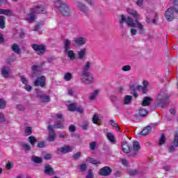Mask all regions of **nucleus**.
Wrapping results in <instances>:
<instances>
[{
    "label": "nucleus",
    "instance_id": "nucleus-1",
    "mask_svg": "<svg viewBox=\"0 0 178 178\" xmlns=\"http://www.w3.org/2000/svg\"><path fill=\"white\" fill-rule=\"evenodd\" d=\"M138 20L140 19H135L134 22L131 17H127L126 18L123 14L119 15L118 17V23H120L121 26L125 22L129 27H138L139 31H144V25L138 22Z\"/></svg>",
    "mask_w": 178,
    "mask_h": 178
},
{
    "label": "nucleus",
    "instance_id": "nucleus-2",
    "mask_svg": "<svg viewBox=\"0 0 178 178\" xmlns=\"http://www.w3.org/2000/svg\"><path fill=\"white\" fill-rule=\"evenodd\" d=\"M47 10L45 8L40 6L36 8H31L29 13L25 16V20L28 22V23H34L35 19H37L36 13H46Z\"/></svg>",
    "mask_w": 178,
    "mask_h": 178
},
{
    "label": "nucleus",
    "instance_id": "nucleus-3",
    "mask_svg": "<svg viewBox=\"0 0 178 178\" xmlns=\"http://www.w3.org/2000/svg\"><path fill=\"white\" fill-rule=\"evenodd\" d=\"M170 3L173 7L169 8L165 13V17L168 22H172L175 19V13L178 12V0H171Z\"/></svg>",
    "mask_w": 178,
    "mask_h": 178
},
{
    "label": "nucleus",
    "instance_id": "nucleus-4",
    "mask_svg": "<svg viewBox=\"0 0 178 178\" xmlns=\"http://www.w3.org/2000/svg\"><path fill=\"white\" fill-rule=\"evenodd\" d=\"M54 5L61 12L63 16H70V8H69V5L66 3H63L60 0H57L54 2Z\"/></svg>",
    "mask_w": 178,
    "mask_h": 178
},
{
    "label": "nucleus",
    "instance_id": "nucleus-5",
    "mask_svg": "<svg viewBox=\"0 0 178 178\" xmlns=\"http://www.w3.org/2000/svg\"><path fill=\"white\" fill-rule=\"evenodd\" d=\"M149 83L147 81H143V86L141 85H135V84H131L130 85V88L131 90H132L133 91H142V92L143 94H146V92H148V86H149Z\"/></svg>",
    "mask_w": 178,
    "mask_h": 178
},
{
    "label": "nucleus",
    "instance_id": "nucleus-6",
    "mask_svg": "<svg viewBox=\"0 0 178 178\" xmlns=\"http://www.w3.org/2000/svg\"><path fill=\"white\" fill-rule=\"evenodd\" d=\"M80 80L83 84L94 83V75L90 72H81Z\"/></svg>",
    "mask_w": 178,
    "mask_h": 178
},
{
    "label": "nucleus",
    "instance_id": "nucleus-7",
    "mask_svg": "<svg viewBox=\"0 0 178 178\" xmlns=\"http://www.w3.org/2000/svg\"><path fill=\"white\" fill-rule=\"evenodd\" d=\"M140 149H141V146L140 143L135 141L133 143V147L131 148V154L132 156H137L140 154Z\"/></svg>",
    "mask_w": 178,
    "mask_h": 178
},
{
    "label": "nucleus",
    "instance_id": "nucleus-8",
    "mask_svg": "<svg viewBox=\"0 0 178 178\" xmlns=\"http://www.w3.org/2000/svg\"><path fill=\"white\" fill-rule=\"evenodd\" d=\"M166 99H168V95L166 92H161L157 97L156 102L159 106H163Z\"/></svg>",
    "mask_w": 178,
    "mask_h": 178
},
{
    "label": "nucleus",
    "instance_id": "nucleus-9",
    "mask_svg": "<svg viewBox=\"0 0 178 178\" xmlns=\"http://www.w3.org/2000/svg\"><path fill=\"white\" fill-rule=\"evenodd\" d=\"M47 79L44 76H38L34 81L35 87H45Z\"/></svg>",
    "mask_w": 178,
    "mask_h": 178
},
{
    "label": "nucleus",
    "instance_id": "nucleus-10",
    "mask_svg": "<svg viewBox=\"0 0 178 178\" xmlns=\"http://www.w3.org/2000/svg\"><path fill=\"white\" fill-rule=\"evenodd\" d=\"M73 148L72 146L65 145L64 147H61L56 150V154L58 155H62L63 154H67L68 152H72Z\"/></svg>",
    "mask_w": 178,
    "mask_h": 178
},
{
    "label": "nucleus",
    "instance_id": "nucleus-11",
    "mask_svg": "<svg viewBox=\"0 0 178 178\" xmlns=\"http://www.w3.org/2000/svg\"><path fill=\"white\" fill-rule=\"evenodd\" d=\"M67 109L70 112H79V113H83V109L81 107H77V104L72 103L67 106Z\"/></svg>",
    "mask_w": 178,
    "mask_h": 178
},
{
    "label": "nucleus",
    "instance_id": "nucleus-12",
    "mask_svg": "<svg viewBox=\"0 0 178 178\" xmlns=\"http://www.w3.org/2000/svg\"><path fill=\"white\" fill-rule=\"evenodd\" d=\"M65 121L58 120L54 125L49 124L47 127L48 130H54V129H63L65 127V124L63 123Z\"/></svg>",
    "mask_w": 178,
    "mask_h": 178
},
{
    "label": "nucleus",
    "instance_id": "nucleus-13",
    "mask_svg": "<svg viewBox=\"0 0 178 178\" xmlns=\"http://www.w3.org/2000/svg\"><path fill=\"white\" fill-rule=\"evenodd\" d=\"M32 48L38 52V55L44 54L47 49V47L42 44H33Z\"/></svg>",
    "mask_w": 178,
    "mask_h": 178
},
{
    "label": "nucleus",
    "instance_id": "nucleus-14",
    "mask_svg": "<svg viewBox=\"0 0 178 178\" xmlns=\"http://www.w3.org/2000/svg\"><path fill=\"white\" fill-rule=\"evenodd\" d=\"M74 45H86L87 44V38L83 37H78L72 41Z\"/></svg>",
    "mask_w": 178,
    "mask_h": 178
},
{
    "label": "nucleus",
    "instance_id": "nucleus-15",
    "mask_svg": "<svg viewBox=\"0 0 178 178\" xmlns=\"http://www.w3.org/2000/svg\"><path fill=\"white\" fill-rule=\"evenodd\" d=\"M112 170H111V168L104 167L99 170V175H101V176H109Z\"/></svg>",
    "mask_w": 178,
    "mask_h": 178
},
{
    "label": "nucleus",
    "instance_id": "nucleus-16",
    "mask_svg": "<svg viewBox=\"0 0 178 178\" xmlns=\"http://www.w3.org/2000/svg\"><path fill=\"white\" fill-rule=\"evenodd\" d=\"M127 12L129 13V15H131V16L135 18V20H140V15L136 11V10L128 8H127Z\"/></svg>",
    "mask_w": 178,
    "mask_h": 178
},
{
    "label": "nucleus",
    "instance_id": "nucleus-17",
    "mask_svg": "<svg viewBox=\"0 0 178 178\" xmlns=\"http://www.w3.org/2000/svg\"><path fill=\"white\" fill-rule=\"evenodd\" d=\"M78 59H80L81 60L84 59L86 58V56L87 55V48L83 47L78 52Z\"/></svg>",
    "mask_w": 178,
    "mask_h": 178
},
{
    "label": "nucleus",
    "instance_id": "nucleus-18",
    "mask_svg": "<svg viewBox=\"0 0 178 178\" xmlns=\"http://www.w3.org/2000/svg\"><path fill=\"white\" fill-rule=\"evenodd\" d=\"M10 74V68L8 67H3L1 68V76L8 79Z\"/></svg>",
    "mask_w": 178,
    "mask_h": 178
},
{
    "label": "nucleus",
    "instance_id": "nucleus-19",
    "mask_svg": "<svg viewBox=\"0 0 178 178\" xmlns=\"http://www.w3.org/2000/svg\"><path fill=\"white\" fill-rule=\"evenodd\" d=\"M122 151H123V152H124V154H129V152H131V147H130V144H129V143H127V142L122 143Z\"/></svg>",
    "mask_w": 178,
    "mask_h": 178
},
{
    "label": "nucleus",
    "instance_id": "nucleus-20",
    "mask_svg": "<svg viewBox=\"0 0 178 178\" xmlns=\"http://www.w3.org/2000/svg\"><path fill=\"white\" fill-rule=\"evenodd\" d=\"M50 132L49 133V136L47 138V141H49V143H54V141H55V140H56V134H55L54 132V130L51 131L49 130Z\"/></svg>",
    "mask_w": 178,
    "mask_h": 178
},
{
    "label": "nucleus",
    "instance_id": "nucleus-21",
    "mask_svg": "<svg viewBox=\"0 0 178 178\" xmlns=\"http://www.w3.org/2000/svg\"><path fill=\"white\" fill-rule=\"evenodd\" d=\"M76 5L81 12H83V13H87V10H88V9L86 5L83 4V3L80 1L76 2Z\"/></svg>",
    "mask_w": 178,
    "mask_h": 178
},
{
    "label": "nucleus",
    "instance_id": "nucleus-22",
    "mask_svg": "<svg viewBox=\"0 0 178 178\" xmlns=\"http://www.w3.org/2000/svg\"><path fill=\"white\" fill-rule=\"evenodd\" d=\"M99 92H101L98 89L95 90L92 93H90L89 99H90V101H95V99L98 98V95H99Z\"/></svg>",
    "mask_w": 178,
    "mask_h": 178
},
{
    "label": "nucleus",
    "instance_id": "nucleus-23",
    "mask_svg": "<svg viewBox=\"0 0 178 178\" xmlns=\"http://www.w3.org/2000/svg\"><path fill=\"white\" fill-rule=\"evenodd\" d=\"M65 52L67 55L70 60H74V59H76V54H74V51L73 50H67Z\"/></svg>",
    "mask_w": 178,
    "mask_h": 178
},
{
    "label": "nucleus",
    "instance_id": "nucleus-24",
    "mask_svg": "<svg viewBox=\"0 0 178 178\" xmlns=\"http://www.w3.org/2000/svg\"><path fill=\"white\" fill-rule=\"evenodd\" d=\"M86 162H88L89 163H92V165H101V163H102L101 161L96 160L94 158H91V157L87 158Z\"/></svg>",
    "mask_w": 178,
    "mask_h": 178
},
{
    "label": "nucleus",
    "instance_id": "nucleus-25",
    "mask_svg": "<svg viewBox=\"0 0 178 178\" xmlns=\"http://www.w3.org/2000/svg\"><path fill=\"white\" fill-rule=\"evenodd\" d=\"M90 68H91V63H90V61L86 62L83 67L82 73H90L88 70H90Z\"/></svg>",
    "mask_w": 178,
    "mask_h": 178
},
{
    "label": "nucleus",
    "instance_id": "nucleus-26",
    "mask_svg": "<svg viewBox=\"0 0 178 178\" xmlns=\"http://www.w3.org/2000/svg\"><path fill=\"white\" fill-rule=\"evenodd\" d=\"M44 173L45 175H52L54 174V168L51 165H46L44 167Z\"/></svg>",
    "mask_w": 178,
    "mask_h": 178
},
{
    "label": "nucleus",
    "instance_id": "nucleus-27",
    "mask_svg": "<svg viewBox=\"0 0 178 178\" xmlns=\"http://www.w3.org/2000/svg\"><path fill=\"white\" fill-rule=\"evenodd\" d=\"M0 15H5L6 16H13V11L6 9H0Z\"/></svg>",
    "mask_w": 178,
    "mask_h": 178
},
{
    "label": "nucleus",
    "instance_id": "nucleus-28",
    "mask_svg": "<svg viewBox=\"0 0 178 178\" xmlns=\"http://www.w3.org/2000/svg\"><path fill=\"white\" fill-rule=\"evenodd\" d=\"M38 97L42 102H49L51 97L47 95H38Z\"/></svg>",
    "mask_w": 178,
    "mask_h": 178
},
{
    "label": "nucleus",
    "instance_id": "nucleus-29",
    "mask_svg": "<svg viewBox=\"0 0 178 178\" xmlns=\"http://www.w3.org/2000/svg\"><path fill=\"white\" fill-rule=\"evenodd\" d=\"M63 79L65 81H71L73 80V74L72 72H66L64 74Z\"/></svg>",
    "mask_w": 178,
    "mask_h": 178
},
{
    "label": "nucleus",
    "instance_id": "nucleus-30",
    "mask_svg": "<svg viewBox=\"0 0 178 178\" xmlns=\"http://www.w3.org/2000/svg\"><path fill=\"white\" fill-rule=\"evenodd\" d=\"M151 130H152V128L149 126H147L143 130L140 132V136H147V134H149L151 133Z\"/></svg>",
    "mask_w": 178,
    "mask_h": 178
},
{
    "label": "nucleus",
    "instance_id": "nucleus-31",
    "mask_svg": "<svg viewBox=\"0 0 178 178\" xmlns=\"http://www.w3.org/2000/svg\"><path fill=\"white\" fill-rule=\"evenodd\" d=\"M106 137L108 138V140L110 141V143H111V144H115V135H113V134L111 133V132H108L106 134Z\"/></svg>",
    "mask_w": 178,
    "mask_h": 178
},
{
    "label": "nucleus",
    "instance_id": "nucleus-32",
    "mask_svg": "<svg viewBox=\"0 0 178 178\" xmlns=\"http://www.w3.org/2000/svg\"><path fill=\"white\" fill-rule=\"evenodd\" d=\"M131 99H133V97H131V95H127L124 97L122 102L123 104H124V105H129V104L131 102Z\"/></svg>",
    "mask_w": 178,
    "mask_h": 178
},
{
    "label": "nucleus",
    "instance_id": "nucleus-33",
    "mask_svg": "<svg viewBox=\"0 0 178 178\" xmlns=\"http://www.w3.org/2000/svg\"><path fill=\"white\" fill-rule=\"evenodd\" d=\"M70 44H72V40L66 39L64 44L65 51H69L70 49Z\"/></svg>",
    "mask_w": 178,
    "mask_h": 178
},
{
    "label": "nucleus",
    "instance_id": "nucleus-34",
    "mask_svg": "<svg viewBox=\"0 0 178 178\" xmlns=\"http://www.w3.org/2000/svg\"><path fill=\"white\" fill-rule=\"evenodd\" d=\"M151 101H152L151 97H146L144 98L142 105L143 106H148V105L151 104Z\"/></svg>",
    "mask_w": 178,
    "mask_h": 178
},
{
    "label": "nucleus",
    "instance_id": "nucleus-35",
    "mask_svg": "<svg viewBox=\"0 0 178 178\" xmlns=\"http://www.w3.org/2000/svg\"><path fill=\"white\" fill-rule=\"evenodd\" d=\"M12 49L15 54H20V48H19V45H17L16 43L13 44L12 45Z\"/></svg>",
    "mask_w": 178,
    "mask_h": 178
},
{
    "label": "nucleus",
    "instance_id": "nucleus-36",
    "mask_svg": "<svg viewBox=\"0 0 178 178\" xmlns=\"http://www.w3.org/2000/svg\"><path fill=\"white\" fill-rule=\"evenodd\" d=\"M32 161H33V162H35V163H42V159H41V157H38L37 156H33Z\"/></svg>",
    "mask_w": 178,
    "mask_h": 178
},
{
    "label": "nucleus",
    "instance_id": "nucleus-37",
    "mask_svg": "<svg viewBox=\"0 0 178 178\" xmlns=\"http://www.w3.org/2000/svg\"><path fill=\"white\" fill-rule=\"evenodd\" d=\"M0 29H5V17L0 15Z\"/></svg>",
    "mask_w": 178,
    "mask_h": 178
},
{
    "label": "nucleus",
    "instance_id": "nucleus-38",
    "mask_svg": "<svg viewBox=\"0 0 178 178\" xmlns=\"http://www.w3.org/2000/svg\"><path fill=\"white\" fill-rule=\"evenodd\" d=\"M147 114H148V111H147V109H145V108H140L139 110V115H140V116L143 117V116L147 115Z\"/></svg>",
    "mask_w": 178,
    "mask_h": 178
},
{
    "label": "nucleus",
    "instance_id": "nucleus-39",
    "mask_svg": "<svg viewBox=\"0 0 178 178\" xmlns=\"http://www.w3.org/2000/svg\"><path fill=\"white\" fill-rule=\"evenodd\" d=\"M165 141H166V138H165V135L163 134H161V136L159 142V145H163Z\"/></svg>",
    "mask_w": 178,
    "mask_h": 178
},
{
    "label": "nucleus",
    "instance_id": "nucleus-40",
    "mask_svg": "<svg viewBox=\"0 0 178 178\" xmlns=\"http://www.w3.org/2000/svg\"><path fill=\"white\" fill-rule=\"evenodd\" d=\"M122 72H130L131 70V66L129 65H124L122 67Z\"/></svg>",
    "mask_w": 178,
    "mask_h": 178
},
{
    "label": "nucleus",
    "instance_id": "nucleus-41",
    "mask_svg": "<svg viewBox=\"0 0 178 178\" xmlns=\"http://www.w3.org/2000/svg\"><path fill=\"white\" fill-rule=\"evenodd\" d=\"M33 133V128L31 127H28L25 129V134L26 136H30Z\"/></svg>",
    "mask_w": 178,
    "mask_h": 178
},
{
    "label": "nucleus",
    "instance_id": "nucleus-42",
    "mask_svg": "<svg viewBox=\"0 0 178 178\" xmlns=\"http://www.w3.org/2000/svg\"><path fill=\"white\" fill-rule=\"evenodd\" d=\"M6 106V102L3 99H0V108L3 109Z\"/></svg>",
    "mask_w": 178,
    "mask_h": 178
},
{
    "label": "nucleus",
    "instance_id": "nucleus-43",
    "mask_svg": "<svg viewBox=\"0 0 178 178\" xmlns=\"http://www.w3.org/2000/svg\"><path fill=\"white\" fill-rule=\"evenodd\" d=\"M173 145L175 147H178V132L175 134L174 141H173Z\"/></svg>",
    "mask_w": 178,
    "mask_h": 178
},
{
    "label": "nucleus",
    "instance_id": "nucleus-44",
    "mask_svg": "<svg viewBox=\"0 0 178 178\" xmlns=\"http://www.w3.org/2000/svg\"><path fill=\"white\" fill-rule=\"evenodd\" d=\"M29 143H30V144H31V145H34V144H35V141H37V140L35 138L34 136H29Z\"/></svg>",
    "mask_w": 178,
    "mask_h": 178
},
{
    "label": "nucleus",
    "instance_id": "nucleus-45",
    "mask_svg": "<svg viewBox=\"0 0 178 178\" xmlns=\"http://www.w3.org/2000/svg\"><path fill=\"white\" fill-rule=\"evenodd\" d=\"M21 81L22 84H24L25 86L29 84V80H27V78H26L24 76H21Z\"/></svg>",
    "mask_w": 178,
    "mask_h": 178
},
{
    "label": "nucleus",
    "instance_id": "nucleus-46",
    "mask_svg": "<svg viewBox=\"0 0 178 178\" xmlns=\"http://www.w3.org/2000/svg\"><path fill=\"white\" fill-rule=\"evenodd\" d=\"M92 122L95 124H97L99 122V117L97 115H93Z\"/></svg>",
    "mask_w": 178,
    "mask_h": 178
},
{
    "label": "nucleus",
    "instance_id": "nucleus-47",
    "mask_svg": "<svg viewBox=\"0 0 178 178\" xmlns=\"http://www.w3.org/2000/svg\"><path fill=\"white\" fill-rule=\"evenodd\" d=\"M145 1V0H137L136 3L138 6H139V8H143Z\"/></svg>",
    "mask_w": 178,
    "mask_h": 178
},
{
    "label": "nucleus",
    "instance_id": "nucleus-48",
    "mask_svg": "<svg viewBox=\"0 0 178 178\" xmlns=\"http://www.w3.org/2000/svg\"><path fill=\"white\" fill-rule=\"evenodd\" d=\"M56 120H58V119H60V120H63V122H65V119H63V115L62 113H57L55 117Z\"/></svg>",
    "mask_w": 178,
    "mask_h": 178
},
{
    "label": "nucleus",
    "instance_id": "nucleus-49",
    "mask_svg": "<svg viewBox=\"0 0 178 178\" xmlns=\"http://www.w3.org/2000/svg\"><path fill=\"white\" fill-rule=\"evenodd\" d=\"M6 122V118H5V115L3 113H0V123H3Z\"/></svg>",
    "mask_w": 178,
    "mask_h": 178
},
{
    "label": "nucleus",
    "instance_id": "nucleus-50",
    "mask_svg": "<svg viewBox=\"0 0 178 178\" xmlns=\"http://www.w3.org/2000/svg\"><path fill=\"white\" fill-rule=\"evenodd\" d=\"M22 147H23L24 149H25V151H30L31 149V147L29 145L26 144V143H24L22 145Z\"/></svg>",
    "mask_w": 178,
    "mask_h": 178
},
{
    "label": "nucleus",
    "instance_id": "nucleus-51",
    "mask_svg": "<svg viewBox=\"0 0 178 178\" xmlns=\"http://www.w3.org/2000/svg\"><path fill=\"white\" fill-rule=\"evenodd\" d=\"M38 147L39 148H45V142L41 141L38 143Z\"/></svg>",
    "mask_w": 178,
    "mask_h": 178
},
{
    "label": "nucleus",
    "instance_id": "nucleus-52",
    "mask_svg": "<svg viewBox=\"0 0 178 178\" xmlns=\"http://www.w3.org/2000/svg\"><path fill=\"white\" fill-rule=\"evenodd\" d=\"M97 147V143H95V142H91L90 143V149H92V150H94V149H95V147Z\"/></svg>",
    "mask_w": 178,
    "mask_h": 178
},
{
    "label": "nucleus",
    "instance_id": "nucleus-53",
    "mask_svg": "<svg viewBox=\"0 0 178 178\" xmlns=\"http://www.w3.org/2000/svg\"><path fill=\"white\" fill-rule=\"evenodd\" d=\"M111 124L113 126V127H116L118 131L120 130V129H119V126H118V124H116L115 121H111Z\"/></svg>",
    "mask_w": 178,
    "mask_h": 178
},
{
    "label": "nucleus",
    "instance_id": "nucleus-54",
    "mask_svg": "<svg viewBox=\"0 0 178 178\" xmlns=\"http://www.w3.org/2000/svg\"><path fill=\"white\" fill-rule=\"evenodd\" d=\"M92 177H94V175L92 174V170H89L88 174L86 176V178H92Z\"/></svg>",
    "mask_w": 178,
    "mask_h": 178
},
{
    "label": "nucleus",
    "instance_id": "nucleus-55",
    "mask_svg": "<svg viewBox=\"0 0 178 178\" xmlns=\"http://www.w3.org/2000/svg\"><path fill=\"white\" fill-rule=\"evenodd\" d=\"M67 94L68 95H73L74 94V88H68Z\"/></svg>",
    "mask_w": 178,
    "mask_h": 178
},
{
    "label": "nucleus",
    "instance_id": "nucleus-56",
    "mask_svg": "<svg viewBox=\"0 0 178 178\" xmlns=\"http://www.w3.org/2000/svg\"><path fill=\"white\" fill-rule=\"evenodd\" d=\"M80 156H81V152H78L77 153L74 154V159H79V158H80Z\"/></svg>",
    "mask_w": 178,
    "mask_h": 178
},
{
    "label": "nucleus",
    "instance_id": "nucleus-57",
    "mask_svg": "<svg viewBox=\"0 0 178 178\" xmlns=\"http://www.w3.org/2000/svg\"><path fill=\"white\" fill-rule=\"evenodd\" d=\"M24 89L26 90V91H31L32 90V88H31V86L29 85L28 83L26 85H25L24 86Z\"/></svg>",
    "mask_w": 178,
    "mask_h": 178
},
{
    "label": "nucleus",
    "instance_id": "nucleus-58",
    "mask_svg": "<svg viewBox=\"0 0 178 178\" xmlns=\"http://www.w3.org/2000/svg\"><path fill=\"white\" fill-rule=\"evenodd\" d=\"M17 109H18V111H24V106H23V104H18L17 105Z\"/></svg>",
    "mask_w": 178,
    "mask_h": 178
},
{
    "label": "nucleus",
    "instance_id": "nucleus-59",
    "mask_svg": "<svg viewBox=\"0 0 178 178\" xmlns=\"http://www.w3.org/2000/svg\"><path fill=\"white\" fill-rule=\"evenodd\" d=\"M32 70H33V72H37V71L40 70V66H38V65L32 66Z\"/></svg>",
    "mask_w": 178,
    "mask_h": 178
},
{
    "label": "nucleus",
    "instance_id": "nucleus-60",
    "mask_svg": "<svg viewBox=\"0 0 178 178\" xmlns=\"http://www.w3.org/2000/svg\"><path fill=\"white\" fill-rule=\"evenodd\" d=\"M69 130L70 131H76V127L73 124L70 125V127H69Z\"/></svg>",
    "mask_w": 178,
    "mask_h": 178
},
{
    "label": "nucleus",
    "instance_id": "nucleus-61",
    "mask_svg": "<svg viewBox=\"0 0 178 178\" xmlns=\"http://www.w3.org/2000/svg\"><path fill=\"white\" fill-rule=\"evenodd\" d=\"M131 35H136V34H137V30H136V29H131Z\"/></svg>",
    "mask_w": 178,
    "mask_h": 178
},
{
    "label": "nucleus",
    "instance_id": "nucleus-62",
    "mask_svg": "<svg viewBox=\"0 0 178 178\" xmlns=\"http://www.w3.org/2000/svg\"><path fill=\"white\" fill-rule=\"evenodd\" d=\"M79 168L81 170H86L87 169V165H86V164H82L79 165Z\"/></svg>",
    "mask_w": 178,
    "mask_h": 178
},
{
    "label": "nucleus",
    "instance_id": "nucleus-63",
    "mask_svg": "<svg viewBox=\"0 0 178 178\" xmlns=\"http://www.w3.org/2000/svg\"><path fill=\"white\" fill-rule=\"evenodd\" d=\"M6 168L7 169H12V163H8L6 165Z\"/></svg>",
    "mask_w": 178,
    "mask_h": 178
},
{
    "label": "nucleus",
    "instance_id": "nucleus-64",
    "mask_svg": "<svg viewBox=\"0 0 178 178\" xmlns=\"http://www.w3.org/2000/svg\"><path fill=\"white\" fill-rule=\"evenodd\" d=\"M51 158H52V155L51 154H46L44 156V159H51Z\"/></svg>",
    "mask_w": 178,
    "mask_h": 178
}]
</instances>
